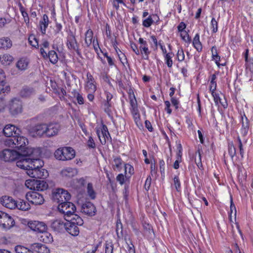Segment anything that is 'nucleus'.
Returning a JSON list of instances; mask_svg holds the SVG:
<instances>
[{
	"mask_svg": "<svg viewBox=\"0 0 253 253\" xmlns=\"http://www.w3.org/2000/svg\"><path fill=\"white\" fill-rule=\"evenodd\" d=\"M39 152L37 149L27 148L17 158L16 166L26 170V173L29 176L35 178H45L48 176V171L42 168L43 162L39 158H33V156H39Z\"/></svg>",
	"mask_w": 253,
	"mask_h": 253,
	"instance_id": "nucleus-1",
	"label": "nucleus"
},
{
	"mask_svg": "<svg viewBox=\"0 0 253 253\" xmlns=\"http://www.w3.org/2000/svg\"><path fill=\"white\" fill-rule=\"evenodd\" d=\"M128 94L130 104V111L136 125L138 126L140 124V115L138 109L137 102L132 89L129 86L126 88Z\"/></svg>",
	"mask_w": 253,
	"mask_h": 253,
	"instance_id": "nucleus-2",
	"label": "nucleus"
},
{
	"mask_svg": "<svg viewBox=\"0 0 253 253\" xmlns=\"http://www.w3.org/2000/svg\"><path fill=\"white\" fill-rule=\"evenodd\" d=\"M54 156L58 160H70L75 157V151L70 147H61L55 151Z\"/></svg>",
	"mask_w": 253,
	"mask_h": 253,
	"instance_id": "nucleus-3",
	"label": "nucleus"
},
{
	"mask_svg": "<svg viewBox=\"0 0 253 253\" xmlns=\"http://www.w3.org/2000/svg\"><path fill=\"white\" fill-rule=\"evenodd\" d=\"M52 198L54 202L62 203L66 201H68L71 199V195L68 191L62 188H57L53 191L52 193Z\"/></svg>",
	"mask_w": 253,
	"mask_h": 253,
	"instance_id": "nucleus-4",
	"label": "nucleus"
},
{
	"mask_svg": "<svg viewBox=\"0 0 253 253\" xmlns=\"http://www.w3.org/2000/svg\"><path fill=\"white\" fill-rule=\"evenodd\" d=\"M10 114L12 116H16L23 111L22 102L16 98L11 99L7 104Z\"/></svg>",
	"mask_w": 253,
	"mask_h": 253,
	"instance_id": "nucleus-5",
	"label": "nucleus"
},
{
	"mask_svg": "<svg viewBox=\"0 0 253 253\" xmlns=\"http://www.w3.org/2000/svg\"><path fill=\"white\" fill-rule=\"evenodd\" d=\"M19 157V153L14 149H5L0 152V159L6 162H13Z\"/></svg>",
	"mask_w": 253,
	"mask_h": 253,
	"instance_id": "nucleus-6",
	"label": "nucleus"
},
{
	"mask_svg": "<svg viewBox=\"0 0 253 253\" xmlns=\"http://www.w3.org/2000/svg\"><path fill=\"white\" fill-rule=\"evenodd\" d=\"M58 210L67 218L71 217V215L75 213L76 208L72 203L66 201L58 205Z\"/></svg>",
	"mask_w": 253,
	"mask_h": 253,
	"instance_id": "nucleus-7",
	"label": "nucleus"
},
{
	"mask_svg": "<svg viewBox=\"0 0 253 253\" xmlns=\"http://www.w3.org/2000/svg\"><path fill=\"white\" fill-rule=\"evenodd\" d=\"M26 198L29 202L35 205H42L44 201L42 195L35 191L28 192L26 194Z\"/></svg>",
	"mask_w": 253,
	"mask_h": 253,
	"instance_id": "nucleus-8",
	"label": "nucleus"
},
{
	"mask_svg": "<svg viewBox=\"0 0 253 253\" xmlns=\"http://www.w3.org/2000/svg\"><path fill=\"white\" fill-rule=\"evenodd\" d=\"M15 224L14 220L7 213L4 212L0 220V227L4 230L9 229Z\"/></svg>",
	"mask_w": 253,
	"mask_h": 253,
	"instance_id": "nucleus-9",
	"label": "nucleus"
},
{
	"mask_svg": "<svg viewBox=\"0 0 253 253\" xmlns=\"http://www.w3.org/2000/svg\"><path fill=\"white\" fill-rule=\"evenodd\" d=\"M96 131L101 144H105L106 139H108L110 136L107 127L105 125L102 124L100 126H97L96 128Z\"/></svg>",
	"mask_w": 253,
	"mask_h": 253,
	"instance_id": "nucleus-10",
	"label": "nucleus"
},
{
	"mask_svg": "<svg viewBox=\"0 0 253 253\" xmlns=\"http://www.w3.org/2000/svg\"><path fill=\"white\" fill-rule=\"evenodd\" d=\"M4 135L7 137H16L21 132L20 129L14 125L8 124L3 129Z\"/></svg>",
	"mask_w": 253,
	"mask_h": 253,
	"instance_id": "nucleus-11",
	"label": "nucleus"
},
{
	"mask_svg": "<svg viewBox=\"0 0 253 253\" xmlns=\"http://www.w3.org/2000/svg\"><path fill=\"white\" fill-rule=\"evenodd\" d=\"M0 203L6 208L13 210L16 209V201L11 197L4 195L0 198Z\"/></svg>",
	"mask_w": 253,
	"mask_h": 253,
	"instance_id": "nucleus-12",
	"label": "nucleus"
},
{
	"mask_svg": "<svg viewBox=\"0 0 253 253\" xmlns=\"http://www.w3.org/2000/svg\"><path fill=\"white\" fill-rule=\"evenodd\" d=\"M46 124H39L35 125L31 129V133L33 136H46Z\"/></svg>",
	"mask_w": 253,
	"mask_h": 253,
	"instance_id": "nucleus-13",
	"label": "nucleus"
},
{
	"mask_svg": "<svg viewBox=\"0 0 253 253\" xmlns=\"http://www.w3.org/2000/svg\"><path fill=\"white\" fill-rule=\"evenodd\" d=\"M15 140V147L17 148L21 152H23L24 150H27V148H31L30 147H27L28 144V140L25 137L17 135L16 137H14Z\"/></svg>",
	"mask_w": 253,
	"mask_h": 253,
	"instance_id": "nucleus-14",
	"label": "nucleus"
},
{
	"mask_svg": "<svg viewBox=\"0 0 253 253\" xmlns=\"http://www.w3.org/2000/svg\"><path fill=\"white\" fill-rule=\"evenodd\" d=\"M28 225L31 230L40 233L47 231V227L44 222L39 221L29 222Z\"/></svg>",
	"mask_w": 253,
	"mask_h": 253,
	"instance_id": "nucleus-15",
	"label": "nucleus"
},
{
	"mask_svg": "<svg viewBox=\"0 0 253 253\" xmlns=\"http://www.w3.org/2000/svg\"><path fill=\"white\" fill-rule=\"evenodd\" d=\"M60 128V126L57 123L46 124V136L50 137L57 135Z\"/></svg>",
	"mask_w": 253,
	"mask_h": 253,
	"instance_id": "nucleus-16",
	"label": "nucleus"
},
{
	"mask_svg": "<svg viewBox=\"0 0 253 253\" xmlns=\"http://www.w3.org/2000/svg\"><path fill=\"white\" fill-rule=\"evenodd\" d=\"M67 45L70 50L76 51L78 55H80L79 50V44L76 41L75 36L71 33L68 36Z\"/></svg>",
	"mask_w": 253,
	"mask_h": 253,
	"instance_id": "nucleus-17",
	"label": "nucleus"
},
{
	"mask_svg": "<svg viewBox=\"0 0 253 253\" xmlns=\"http://www.w3.org/2000/svg\"><path fill=\"white\" fill-rule=\"evenodd\" d=\"M66 221L61 219H57L54 220L51 225V228L58 232H64L66 229Z\"/></svg>",
	"mask_w": 253,
	"mask_h": 253,
	"instance_id": "nucleus-18",
	"label": "nucleus"
},
{
	"mask_svg": "<svg viewBox=\"0 0 253 253\" xmlns=\"http://www.w3.org/2000/svg\"><path fill=\"white\" fill-rule=\"evenodd\" d=\"M31 253L33 252L38 253H49V250L47 248L45 245L39 243H34L30 246V249L28 250Z\"/></svg>",
	"mask_w": 253,
	"mask_h": 253,
	"instance_id": "nucleus-19",
	"label": "nucleus"
},
{
	"mask_svg": "<svg viewBox=\"0 0 253 253\" xmlns=\"http://www.w3.org/2000/svg\"><path fill=\"white\" fill-rule=\"evenodd\" d=\"M81 211L82 212L88 215H93L95 212V208L90 202H86L82 206Z\"/></svg>",
	"mask_w": 253,
	"mask_h": 253,
	"instance_id": "nucleus-20",
	"label": "nucleus"
},
{
	"mask_svg": "<svg viewBox=\"0 0 253 253\" xmlns=\"http://www.w3.org/2000/svg\"><path fill=\"white\" fill-rule=\"evenodd\" d=\"M139 43L140 44L139 46V51L141 54H144L145 56L143 58L145 59H148V55L150 54V51L148 47V44L146 41H144L143 39L140 38L138 40Z\"/></svg>",
	"mask_w": 253,
	"mask_h": 253,
	"instance_id": "nucleus-21",
	"label": "nucleus"
},
{
	"mask_svg": "<svg viewBox=\"0 0 253 253\" xmlns=\"http://www.w3.org/2000/svg\"><path fill=\"white\" fill-rule=\"evenodd\" d=\"M65 231L71 235L74 236L78 235L80 232L79 229L77 225L72 224V223L67 220H66Z\"/></svg>",
	"mask_w": 253,
	"mask_h": 253,
	"instance_id": "nucleus-22",
	"label": "nucleus"
},
{
	"mask_svg": "<svg viewBox=\"0 0 253 253\" xmlns=\"http://www.w3.org/2000/svg\"><path fill=\"white\" fill-rule=\"evenodd\" d=\"M12 46V42L8 38L0 39V49H7Z\"/></svg>",
	"mask_w": 253,
	"mask_h": 253,
	"instance_id": "nucleus-23",
	"label": "nucleus"
},
{
	"mask_svg": "<svg viewBox=\"0 0 253 253\" xmlns=\"http://www.w3.org/2000/svg\"><path fill=\"white\" fill-rule=\"evenodd\" d=\"M71 216H72L71 219H66V220L72 223V224H74L77 226H81L84 224L83 220L78 215L73 213Z\"/></svg>",
	"mask_w": 253,
	"mask_h": 253,
	"instance_id": "nucleus-24",
	"label": "nucleus"
},
{
	"mask_svg": "<svg viewBox=\"0 0 253 253\" xmlns=\"http://www.w3.org/2000/svg\"><path fill=\"white\" fill-rule=\"evenodd\" d=\"M16 209L23 211H28L31 208L30 204L23 200H20L18 201H16Z\"/></svg>",
	"mask_w": 253,
	"mask_h": 253,
	"instance_id": "nucleus-25",
	"label": "nucleus"
},
{
	"mask_svg": "<svg viewBox=\"0 0 253 253\" xmlns=\"http://www.w3.org/2000/svg\"><path fill=\"white\" fill-rule=\"evenodd\" d=\"M39 238L41 241L45 243H50L53 241V238L51 234L46 231L42 232Z\"/></svg>",
	"mask_w": 253,
	"mask_h": 253,
	"instance_id": "nucleus-26",
	"label": "nucleus"
},
{
	"mask_svg": "<svg viewBox=\"0 0 253 253\" xmlns=\"http://www.w3.org/2000/svg\"><path fill=\"white\" fill-rule=\"evenodd\" d=\"M71 97L75 98L79 105H83L84 103V98L82 94L76 89L73 90L71 92Z\"/></svg>",
	"mask_w": 253,
	"mask_h": 253,
	"instance_id": "nucleus-27",
	"label": "nucleus"
},
{
	"mask_svg": "<svg viewBox=\"0 0 253 253\" xmlns=\"http://www.w3.org/2000/svg\"><path fill=\"white\" fill-rule=\"evenodd\" d=\"M212 97H213L214 103L216 105L221 104V105L224 108H226L227 107V103L226 101H222V99L219 97V95L215 92L211 93Z\"/></svg>",
	"mask_w": 253,
	"mask_h": 253,
	"instance_id": "nucleus-28",
	"label": "nucleus"
},
{
	"mask_svg": "<svg viewBox=\"0 0 253 253\" xmlns=\"http://www.w3.org/2000/svg\"><path fill=\"white\" fill-rule=\"evenodd\" d=\"M15 253H31L26 248L17 246L15 248ZM0 253H11L7 250L0 249Z\"/></svg>",
	"mask_w": 253,
	"mask_h": 253,
	"instance_id": "nucleus-29",
	"label": "nucleus"
},
{
	"mask_svg": "<svg viewBox=\"0 0 253 253\" xmlns=\"http://www.w3.org/2000/svg\"><path fill=\"white\" fill-rule=\"evenodd\" d=\"M48 185L44 181L36 180L35 190L43 191L46 189Z\"/></svg>",
	"mask_w": 253,
	"mask_h": 253,
	"instance_id": "nucleus-30",
	"label": "nucleus"
},
{
	"mask_svg": "<svg viewBox=\"0 0 253 253\" xmlns=\"http://www.w3.org/2000/svg\"><path fill=\"white\" fill-rule=\"evenodd\" d=\"M85 88L87 92L94 93L96 89L94 80H88L85 84Z\"/></svg>",
	"mask_w": 253,
	"mask_h": 253,
	"instance_id": "nucleus-31",
	"label": "nucleus"
},
{
	"mask_svg": "<svg viewBox=\"0 0 253 253\" xmlns=\"http://www.w3.org/2000/svg\"><path fill=\"white\" fill-rule=\"evenodd\" d=\"M10 90V86L5 82V80H0V94L7 93Z\"/></svg>",
	"mask_w": 253,
	"mask_h": 253,
	"instance_id": "nucleus-32",
	"label": "nucleus"
},
{
	"mask_svg": "<svg viewBox=\"0 0 253 253\" xmlns=\"http://www.w3.org/2000/svg\"><path fill=\"white\" fill-rule=\"evenodd\" d=\"M93 32L91 30H88L85 33V43L87 46H89L91 43H93Z\"/></svg>",
	"mask_w": 253,
	"mask_h": 253,
	"instance_id": "nucleus-33",
	"label": "nucleus"
},
{
	"mask_svg": "<svg viewBox=\"0 0 253 253\" xmlns=\"http://www.w3.org/2000/svg\"><path fill=\"white\" fill-rule=\"evenodd\" d=\"M28 61L27 59L21 58L17 62L16 67L21 70H25L28 65Z\"/></svg>",
	"mask_w": 253,
	"mask_h": 253,
	"instance_id": "nucleus-34",
	"label": "nucleus"
},
{
	"mask_svg": "<svg viewBox=\"0 0 253 253\" xmlns=\"http://www.w3.org/2000/svg\"><path fill=\"white\" fill-rule=\"evenodd\" d=\"M199 39V35L198 34H197L195 35L193 41V44L194 46L198 51H201L202 49V44L200 41Z\"/></svg>",
	"mask_w": 253,
	"mask_h": 253,
	"instance_id": "nucleus-35",
	"label": "nucleus"
},
{
	"mask_svg": "<svg viewBox=\"0 0 253 253\" xmlns=\"http://www.w3.org/2000/svg\"><path fill=\"white\" fill-rule=\"evenodd\" d=\"M13 61V57L10 54H4L2 57L1 63L4 65H10Z\"/></svg>",
	"mask_w": 253,
	"mask_h": 253,
	"instance_id": "nucleus-36",
	"label": "nucleus"
},
{
	"mask_svg": "<svg viewBox=\"0 0 253 253\" xmlns=\"http://www.w3.org/2000/svg\"><path fill=\"white\" fill-rule=\"evenodd\" d=\"M88 196L92 199H94L96 197V193L93 189V185L91 183L87 184L86 188Z\"/></svg>",
	"mask_w": 253,
	"mask_h": 253,
	"instance_id": "nucleus-37",
	"label": "nucleus"
},
{
	"mask_svg": "<svg viewBox=\"0 0 253 253\" xmlns=\"http://www.w3.org/2000/svg\"><path fill=\"white\" fill-rule=\"evenodd\" d=\"M211 50L213 59L215 60L217 65L219 67L220 63L219 61H220V57L218 55L216 47L215 46H212Z\"/></svg>",
	"mask_w": 253,
	"mask_h": 253,
	"instance_id": "nucleus-38",
	"label": "nucleus"
},
{
	"mask_svg": "<svg viewBox=\"0 0 253 253\" xmlns=\"http://www.w3.org/2000/svg\"><path fill=\"white\" fill-rule=\"evenodd\" d=\"M47 57L49 58L50 61L52 64H55L58 61V56L56 52L54 50H51L48 52Z\"/></svg>",
	"mask_w": 253,
	"mask_h": 253,
	"instance_id": "nucleus-39",
	"label": "nucleus"
},
{
	"mask_svg": "<svg viewBox=\"0 0 253 253\" xmlns=\"http://www.w3.org/2000/svg\"><path fill=\"white\" fill-rule=\"evenodd\" d=\"M4 144L5 145V146L8 147H15V138H13V137H10L6 138L4 141Z\"/></svg>",
	"mask_w": 253,
	"mask_h": 253,
	"instance_id": "nucleus-40",
	"label": "nucleus"
},
{
	"mask_svg": "<svg viewBox=\"0 0 253 253\" xmlns=\"http://www.w3.org/2000/svg\"><path fill=\"white\" fill-rule=\"evenodd\" d=\"M36 180L34 179L26 180L25 183V186L31 190H35Z\"/></svg>",
	"mask_w": 253,
	"mask_h": 253,
	"instance_id": "nucleus-41",
	"label": "nucleus"
},
{
	"mask_svg": "<svg viewBox=\"0 0 253 253\" xmlns=\"http://www.w3.org/2000/svg\"><path fill=\"white\" fill-rule=\"evenodd\" d=\"M29 42L30 44L33 47H38L39 44L37 39L35 38L34 35H30L29 37Z\"/></svg>",
	"mask_w": 253,
	"mask_h": 253,
	"instance_id": "nucleus-42",
	"label": "nucleus"
},
{
	"mask_svg": "<svg viewBox=\"0 0 253 253\" xmlns=\"http://www.w3.org/2000/svg\"><path fill=\"white\" fill-rule=\"evenodd\" d=\"M246 123H244L243 121L242 127L241 128V132L244 135H246L247 134L248 131V128H249L248 123L247 122V118H246Z\"/></svg>",
	"mask_w": 253,
	"mask_h": 253,
	"instance_id": "nucleus-43",
	"label": "nucleus"
},
{
	"mask_svg": "<svg viewBox=\"0 0 253 253\" xmlns=\"http://www.w3.org/2000/svg\"><path fill=\"white\" fill-rule=\"evenodd\" d=\"M122 164V160L120 157H116L114 159L113 165L117 169H119Z\"/></svg>",
	"mask_w": 253,
	"mask_h": 253,
	"instance_id": "nucleus-44",
	"label": "nucleus"
},
{
	"mask_svg": "<svg viewBox=\"0 0 253 253\" xmlns=\"http://www.w3.org/2000/svg\"><path fill=\"white\" fill-rule=\"evenodd\" d=\"M174 185L177 191H180L181 188V184L179 179L177 176H174L173 178Z\"/></svg>",
	"mask_w": 253,
	"mask_h": 253,
	"instance_id": "nucleus-45",
	"label": "nucleus"
},
{
	"mask_svg": "<svg viewBox=\"0 0 253 253\" xmlns=\"http://www.w3.org/2000/svg\"><path fill=\"white\" fill-rule=\"evenodd\" d=\"M153 22L151 16H149L147 18L143 21V26L145 27H149Z\"/></svg>",
	"mask_w": 253,
	"mask_h": 253,
	"instance_id": "nucleus-46",
	"label": "nucleus"
},
{
	"mask_svg": "<svg viewBox=\"0 0 253 253\" xmlns=\"http://www.w3.org/2000/svg\"><path fill=\"white\" fill-rule=\"evenodd\" d=\"M125 172H128L130 175H132L134 173L133 167L129 164H126L125 166Z\"/></svg>",
	"mask_w": 253,
	"mask_h": 253,
	"instance_id": "nucleus-47",
	"label": "nucleus"
},
{
	"mask_svg": "<svg viewBox=\"0 0 253 253\" xmlns=\"http://www.w3.org/2000/svg\"><path fill=\"white\" fill-rule=\"evenodd\" d=\"M32 92V90L29 88H23L21 91V95L23 97H27Z\"/></svg>",
	"mask_w": 253,
	"mask_h": 253,
	"instance_id": "nucleus-48",
	"label": "nucleus"
},
{
	"mask_svg": "<svg viewBox=\"0 0 253 253\" xmlns=\"http://www.w3.org/2000/svg\"><path fill=\"white\" fill-rule=\"evenodd\" d=\"M105 253H113V246L112 243H106L105 244Z\"/></svg>",
	"mask_w": 253,
	"mask_h": 253,
	"instance_id": "nucleus-49",
	"label": "nucleus"
},
{
	"mask_svg": "<svg viewBox=\"0 0 253 253\" xmlns=\"http://www.w3.org/2000/svg\"><path fill=\"white\" fill-rule=\"evenodd\" d=\"M234 213V215H236V209L235 205L233 203V199L232 197H230V217L231 218V214Z\"/></svg>",
	"mask_w": 253,
	"mask_h": 253,
	"instance_id": "nucleus-50",
	"label": "nucleus"
},
{
	"mask_svg": "<svg viewBox=\"0 0 253 253\" xmlns=\"http://www.w3.org/2000/svg\"><path fill=\"white\" fill-rule=\"evenodd\" d=\"M172 54H170L169 53L166 54V63L169 67H171L172 65V61L171 60Z\"/></svg>",
	"mask_w": 253,
	"mask_h": 253,
	"instance_id": "nucleus-51",
	"label": "nucleus"
},
{
	"mask_svg": "<svg viewBox=\"0 0 253 253\" xmlns=\"http://www.w3.org/2000/svg\"><path fill=\"white\" fill-rule=\"evenodd\" d=\"M180 36L182 40H183L185 42H190L191 39L189 36V35L186 31L181 32L180 34Z\"/></svg>",
	"mask_w": 253,
	"mask_h": 253,
	"instance_id": "nucleus-52",
	"label": "nucleus"
},
{
	"mask_svg": "<svg viewBox=\"0 0 253 253\" xmlns=\"http://www.w3.org/2000/svg\"><path fill=\"white\" fill-rule=\"evenodd\" d=\"M211 25L212 26L213 32L216 33L218 29V23L217 21L214 18H212L211 20Z\"/></svg>",
	"mask_w": 253,
	"mask_h": 253,
	"instance_id": "nucleus-53",
	"label": "nucleus"
},
{
	"mask_svg": "<svg viewBox=\"0 0 253 253\" xmlns=\"http://www.w3.org/2000/svg\"><path fill=\"white\" fill-rule=\"evenodd\" d=\"M87 145L89 148H94L95 147V143L91 136H89L87 142Z\"/></svg>",
	"mask_w": 253,
	"mask_h": 253,
	"instance_id": "nucleus-54",
	"label": "nucleus"
},
{
	"mask_svg": "<svg viewBox=\"0 0 253 253\" xmlns=\"http://www.w3.org/2000/svg\"><path fill=\"white\" fill-rule=\"evenodd\" d=\"M72 171V169L71 168H68L65 169H63L61 171V174L63 176H70L71 175L70 173Z\"/></svg>",
	"mask_w": 253,
	"mask_h": 253,
	"instance_id": "nucleus-55",
	"label": "nucleus"
},
{
	"mask_svg": "<svg viewBox=\"0 0 253 253\" xmlns=\"http://www.w3.org/2000/svg\"><path fill=\"white\" fill-rule=\"evenodd\" d=\"M177 57L179 61H182L184 59V54L182 49L178 50L177 53Z\"/></svg>",
	"mask_w": 253,
	"mask_h": 253,
	"instance_id": "nucleus-56",
	"label": "nucleus"
},
{
	"mask_svg": "<svg viewBox=\"0 0 253 253\" xmlns=\"http://www.w3.org/2000/svg\"><path fill=\"white\" fill-rule=\"evenodd\" d=\"M112 106V103L111 101H106V102L104 104V110L105 111L108 113V114H110V113L111 112L110 107Z\"/></svg>",
	"mask_w": 253,
	"mask_h": 253,
	"instance_id": "nucleus-57",
	"label": "nucleus"
},
{
	"mask_svg": "<svg viewBox=\"0 0 253 253\" xmlns=\"http://www.w3.org/2000/svg\"><path fill=\"white\" fill-rule=\"evenodd\" d=\"M116 179L121 185H123L125 182V177L123 174H119L117 176Z\"/></svg>",
	"mask_w": 253,
	"mask_h": 253,
	"instance_id": "nucleus-58",
	"label": "nucleus"
},
{
	"mask_svg": "<svg viewBox=\"0 0 253 253\" xmlns=\"http://www.w3.org/2000/svg\"><path fill=\"white\" fill-rule=\"evenodd\" d=\"M130 47L132 50L137 55H139L140 54V51L138 49L137 46L136 44L133 42H131L130 43Z\"/></svg>",
	"mask_w": 253,
	"mask_h": 253,
	"instance_id": "nucleus-59",
	"label": "nucleus"
},
{
	"mask_svg": "<svg viewBox=\"0 0 253 253\" xmlns=\"http://www.w3.org/2000/svg\"><path fill=\"white\" fill-rule=\"evenodd\" d=\"M229 153L232 157L235 155L236 150L233 145H231L229 146Z\"/></svg>",
	"mask_w": 253,
	"mask_h": 253,
	"instance_id": "nucleus-60",
	"label": "nucleus"
},
{
	"mask_svg": "<svg viewBox=\"0 0 253 253\" xmlns=\"http://www.w3.org/2000/svg\"><path fill=\"white\" fill-rule=\"evenodd\" d=\"M216 83L215 82L214 80H211V85H210V90L211 92V93L212 92H215V90L216 89Z\"/></svg>",
	"mask_w": 253,
	"mask_h": 253,
	"instance_id": "nucleus-61",
	"label": "nucleus"
},
{
	"mask_svg": "<svg viewBox=\"0 0 253 253\" xmlns=\"http://www.w3.org/2000/svg\"><path fill=\"white\" fill-rule=\"evenodd\" d=\"M93 43V48L94 49V50L95 51V52H96L97 54H98V50H99V49L100 50H101V49L99 47V44L98 43L97 41L96 40L95 41V40L94 39L93 40V43Z\"/></svg>",
	"mask_w": 253,
	"mask_h": 253,
	"instance_id": "nucleus-62",
	"label": "nucleus"
},
{
	"mask_svg": "<svg viewBox=\"0 0 253 253\" xmlns=\"http://www.w3.org/2000/svg\"><path fill=\"white\" fill-rule=\"evenodd\" d=\"M58 94L61 99H64V96L66 95V92L63 88H60Z\"/></svg>",
	"mask_w": 253,
	"mask_h": 253,
	"instance_id": "nucleus-63",
	"label": "nucleus"
},
{
	"mask_svg": "<svg viewBox=\"0 0 253 253\" xmlns=\"http://www.w3.org/2000/svg\"><path fill=\"white\" fill-rule=\"evenodd\" d=\"M100 243H99L98 244L92 247V249L90 250L89 251H88L86 253H95L96 251L97 250L98 247L100 246Z\"/></svg>",
	"mask_w": 253,
	"mask_h": 253,
	"instance_id": "nucleus-64",
	"label": "nucleus"
}]
</instances>
